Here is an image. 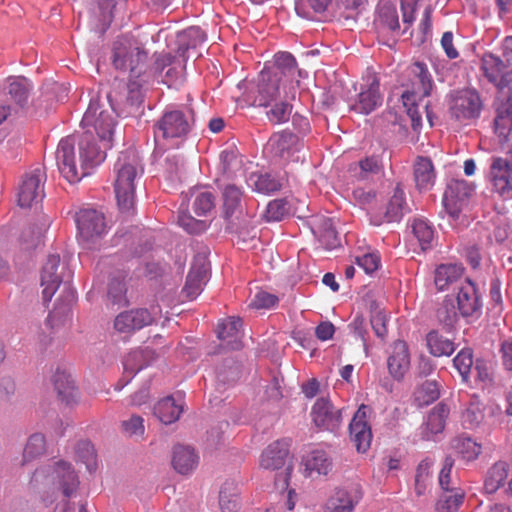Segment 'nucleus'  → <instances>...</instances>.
<instances>
[{"instance_id": "nucleus-1", "label": "nucleus", "mask_w": 512, "mask_h": 512, "mask_svg": "<svg viewBox=\"0 0 512 512\" xmlns=\"http://www.w3.org/2000/svg\"><path fill=\"white\" fill-rule=\"evenodd\" d=\"M104 146H99L92 134L83 133L79 140V167L76 163L74 140L62 139L57 147L56 160L60 173L69 183H77L90 174V170L104 161Z\"/></svg>"}, {"instance_id": "nucleus-2", "label": "nucleus", "mask_w": 512, "mask_h": 512, "mask_svg": "<svg viewBox=\"0 0 512 512\" xmlns=\"http://www.w3.org/2000/svg\"><path fill=\"white\" fill-rule=\"evenodd\" d=\"M147 51L134 37L120 35L113 42L112 64L117 70L129 71L127 100L132 104L141 102L140 78L146 72Z\"/></svg>"}, {"instance_id": "nucleus-3", "label": "nucleus", "mask_w": 512, "mask_h": 512, "mask_svg": "<svg viewBox=\"0 0 512 512\" xmlns=\"http://www.w3.org/2000/svg\"><path fill=\"white\" fill-rule=\"evenodd\" d=\"M147 51L134 37L120 35L113 42L112 64L117 70L129 71L127 100L132 104L141 102L140 78L146 72Z\"/></svg>"}, {"instance_id": "nucleus-4", "label": "nucleus", "mask_w": 512, "mask_h": 512, "mask_svg": "<svg viewBox=\"0 0 512 512\" xmlns=\"http://www.w3.org/2000/svg\"><path fill=\"white\" fill-rule=\"evenodd\" d=\"M147 51L134 37L120 35L113 42L112 64L117 70L129 71L127 100L132 104L141 102L140 78L146 72Z\"/></svg>"}, {"instance_id": "nucleus-5", "label": "nucleus", "mask_w": 512, "mask_h": 512, "mask_svg": "<svg viewBox=\"0 0 512 512\" xmlns=\"http://www.w3.org/2000/svg\"><path fill=\"white\" fill-rule=\"evenodd\" d=\"M406 73L410 81V90L403 92L402 101L413 129L416 130L422 125L423 114L430 126H433V112L427 99L433 88V80L427 65L416 61L407 67Z\"/></svg>"}, {"instance_id": "nucleus-6", "label": "nucleus", "mask_w": 512, "mask_h": 512, "mask_svg": "<svg viewBox=\"0 0 512 512\" xmlns=\"http://www.w3.org/2000/svg\"><path fill=\"white\" fill-rule=\"evenodd\" d=\"M114 190L117 204L122 211H129L134 205L135 181L143 173V166L134 149L120 152L114 165Z\"/></svg>"}, {"instance_id": "nucleus-7", "label": "nucleus", "mask_w": 512, "mask_h": 512, "mask_svg": "<svg viewBox=\"0 0 512 512\" xmlns=\"http://www.w3.org/2000/svg\"><path fill=\"white\" fill-rule=\"evenodd\" d=\"M194 124L193 111L166 109L154 125L156 141L175 146L190 133Z\"/></svg>"}, {"instance_id": "nucleus-8", "label": "nucleus", "mask_w": 512, "mask_h": 512, "mask_svg": "<svg viewBox=\"0 0 512 512\" xmlns=\"http://www.w3.org/2000/svg\"><path fill=\"white\" fill-rule=\"evenodd\" d=\"M71 278L72 272L65 264H61L60 256L58 254L49 255L43 265L40 277L44 301H50L63 282L68 302H73L75 293L70 287Z\"/></svg>"}, {"instance_id": "nucleus-9", "label": "nucleus", "mask_w": 512, "mask_h": 512, "mask_svg": "<svg viewBox=\"0 0 512 512\" xmlns=\"http://www.w3.org/2000/svg\"><path fill=\"white\" fill-rule=\"evenodd\" d=\"M84 133L96 134L104 148H109L116 125L114 112L103 109L99 101H90L81 121Z\"/></svg>"}, {"instance_id": "nucleus-10", "label": "nucleus", "mask_w": 512, "mask_h": 512, "mask_svg": "<svg viewBox=\"0 0 512 512\" xmlns=\"http://www.w3.org/2000/svg\"><path fill=\"white\" fill-rule=\"evenodd\" d=\"M483 108L484 104L482 98L475 89L459 90L450 96V117L464 125L476 122Z\"/></svg>"}, {"instance_id": "nucleus-11", "label": "nucleus", "mask_w": 512, "mask_h": 512, "mask_svg": "<svg viewBox=\"0 0 512 512\" xmlns=\"http://www.w3.org/2000/svg\"><path fill=\"white\" fill-rule=\"evenodd\" d=\"M115 0H94L79 12V26L91 32H106L114 19Z\"/></svg>"}, {"instance_id": "nucleus-12", "label": "nucleus", "mask_w": 512, "mask_h": 512, "mask_svg": "<svg viewBox=\"0 0 512 512\" xmlns=\"http://www.w3.org/2000/svg\"><path fill=\"white\" fill-rule=\"evenodd\" d=\"M159 305H152L150 309L135 308L119 313L114 319V328L121 334H132L152 325L161 317Z\"/></svg>"}, {"instance_id": "nucleus-13", "label": "nucleus", "mask_w": 512, "mask_h": 512, "mask_svg": "<svg viewBox=\"0 0 512 512\" xmlns=\"http://www.w3.org/2000/svg\"><path fill=\"white\" fill-rule=\"evenodd\" d=\"M481 70L487 80L493 83L501 94L507 89V93H512V67H508V62L500 56L492 53H486L481 59Z\"/></svg>"}, {"instance_id": "nucleus-14", "label": "nucleus", "mask_w": 512, "mask_h": 512, "mask_svg": "<svg viewBox=\"0 0 512 512\" xmlns=\"http://www.w3.org/2000/svg\"><path fill=\"white\" fill-rule=\"evenodd\" d=\"M75 222L83 243L101 238L107 230L104 214L93 208L80 209L75 215Z\"/></svg>"}, {"instance_id": "nucleus-15", "label": "nucleus", "mask_w": 512, "mask_h": 512, "mask_svg": "<svg viewBox=\"0 0 512 512\" xmlns=\"http://www.w3.org/2000/svg\"><path fill=\"white\" fill-rule=\"evenodd\" d=\"M311 421L321 431L335 432L342 425V409L333 405L329 398L320 397L310 412Z\"/></svg>"}, {"instance_id": "nucleus-16", "label": "nucleus", "mask_w": 512, "mask_h": 512, "mask_svg": "<svg viewBox=\"0 0 512 512\" xmlns=\"http://www.w3.org/2000/svg\"><path fill=\"white\" fill-rule=\"evenodd\" d=\"M45 174L40 168L26 173L18 190V204L29 208L44 197Z\"/></svg>"}, {"instance_id": "nucleus-17", "label": "nucleus", "mask_w": 512, "mask_h": 512, "mask_svg": "<svg viewBox=\"0 0 512 512\" xmlns=\"http://www.w3.org/2000/svg\"><path fill=\"white\" fill-rule=\"evenodd\" d=\"M362 497L363 492L358 484L337 488L328 498L324 512H353Z\"/></svg>"}, {"instance_id": "nucleus-18", "label": "nucleus", "mask_w": 512, "mask_h": 512, "mask_svg": "<svg viewBox=\"0 0 512 512\" xmlns=\"http://www.w3.org/2000/svg\"><path fill=\"white\" fill-rule=\"evenodd\" d=\"M370 408L362 404L356 411L349 425L351 441L360 453H365L371 445L372 431L367 422Z\"/></svg>"}, {"instance_id": "nucleus-19", "label": "nucleus", "mask_w": 512, "mask_h": 512, "mask_svg": "<svg viewBox=\"0 0 512 512\" xmlns=\"http://www.w3.org/2000/svg\"><path fill=\"white\" fill-rule=\"evenodd\" d=\"M380 82L375 74L367 75V85L362 88L358 98L351 105V110L359 114L368 115L382 104V95L379 92Z\"/></svg>"}, {"instance_id": "nucleus-20", "label": "nucleus", "mask_w": 512, "mask_h": 512, "mask_svg": "<svg viewBox=\"0 0 512 512\" xmlns=\"http://www.w3.org/2000/svg\"><path fill=\"white\" fill-rule=\"evenodd\" d=\"M473 187L465 180H451L444 193V205L448 213L457 218L466 201L472 196Z\"/></svg>"}, {"instance_id": "nucleus-21", "label": "nucleus", "mask_w": 512, "mask_h": 512, "mask_svg": "<svg viewBox=\"0 0 512 512\" xmlns=\"http://www.w3.org/2000/svg\"><path fill=\"white\" fill-rule=\"evenodd\" d=\"M489 177L494 192L503 199L512 198V163L509 166L503 158H494Z\"/></svg>"}, {"instance_id": "nucleus-22", "label": "nucleus", "mask_w": 512, "mask_h": 512, "mask_svg": "<svg viewBox=\"0 0 512 512\" xmlns=\"http://www.w3.org/2000/svg\"><path fill=\"white\" fill-rule=\"evenodd\" d=\"M281 79L278 73L262 71L260 73L254 96V104L268 107L280 97Z\"/></svg>"}, {"instance_id": "nucleus-23", "label": "nucleus", "mask_w": 512, "mask_h": 512, "mask_svg": "<svg viewBox=\"0 0 512 512\" xmlns=\"http://www.w3.org/2000/svg\"><path fill=\"white\" fill-rule=\"evenodd\" d=\"M496 116L494 119L495 133L501 141H507L512 132V97L503 93L495 102Z\"/></svg>"}, {"instance_id": "nucleus-24", "label": "nucleus", "mask_w": 512, "mask_h": 512, "mask_svg": "<svg viewBox=\"0 0 512 512\" xmlns=\"http://www.w3.org/2000/svg\"><path fill=\"white\" fill-rule=\"evenodd\" d=\"M389 374L395 380L403 379L410 367L409 348L405 341L397 340L392 345V352L387 359Z\"/></svg>"}, {"instance_id": "nucleus-25", "label": "nucleus", "mask_w": 512, "mask_h": 512, "mask_svg": "<svg viewBox=\"0 0 512 512\" xmlns=\"http://www.w3.org/2000/svg\"><path fill=\"white\" fill-rule=\"evenodd\" d=\"M217 337L227 349L238 350L242 347V320L229 317L218 323Z\"/></svg>"}, {"instance_id": "nucleus-26", "label": "nucleus", "mask_w": 512, "mask_h": 512, "mask_svg": "<svg viewBox=\"0 0 512 512\" xmlns=\"http://www.w3.org/2000/svg\"><path fill=\"white\" fill-rule=\"evenodd\" d=\"M456 301L458 311L463 317H470L480 309L481 304L477 289L470 279H465L461 283Z\"/></svg>"}, {"instance_id": "nucleus-27", "label": "nucleus", "mask_w": 512, "mask_h": 512, "mask_svg": "<svg viewBox=\"0 0 512 512\" xmlns=\"http://www.w3.org/2000/svg\"><path fill=\"white\" fill-rule=\"evenodd\" d=\"M289 457V444L284 440L271 443L261 454L260 466L267 470H278L285 466Z\"/></svg>"}, {"instance_id": "nucleus-28", "label": "nucleus", "mask_w": 512, "mask_h": 512, "mask_svg": "<svg viewBox=\"0 0 512 512\" xmlns=\"http://www.w3.org/2000/svg\"><path fill=\"white\" fill-rule=\"evenodd\" d=\"M208 268L205 260L200 259L192 265L182 293L188 300H194L203 290L207 281Z\"/></svg>"}, {"instance_id": "nucleus-29", "label": "nucleus", "mask_w": 512, "mask_h": 512, "mask_svg": "<svg viewBox=\"0 0 512 512\" xmlns=\"http://www.w3.org/2000/svg\"><path fill=\"white\" fill-rule=\"evenodd\" d=\"M157 355L149 347L136 349L127 354L123 361L126 383L129 382L140 370L148 366L156 359Z\"/></svg>"}, {"instance_id": "nucleus-30", "label": "nucleus", "mask_w": 512, "mask_h": 512, "mask_svg": "<svg viewBox=\"0 0 512 512\" xmlns=\"http://www.w3.org/2000/svg\"><path fill=\"white\" fill-rule=\"evenodd\" d=\"M304 474L307 477L315 478L327 476L333 468V462L330 456L320 449L311 451L303 458Z\"/></svg>"}, {"instance_id": "nucleus-31", "label": "nucleus", "mask_w": 512, "mask_h": 512, "mask_svg": "<svg viewBox=\"0 0 512 512\" xmlns=\"http://www.w3.org/2000/svg\"><path fill=\"white\" fill-rule=\"evenodd\" d=\"M52 480L62 490L64 496H71L78 488L79 480L72 466L64 461L55 464Z\"/></svg>"}, {"instance_id": "nucleus-32", "label": "nucleus", "mask_w": 512, "mask_h": 512, "mask_svg": "<svg viewBox=\"0 0 512 512\" xmlns=\"http://www.w3.org/2000/svg\"><path fill=\"white\" fill-rule=\"evenodd\" d=\"M413 176L418 190H430L436 179L432 160L428 157L418 156L413 164Z\"/></svg>"}, {"instance_id": "nucleus-33", "label": "nucleus", "mask_w": 512, "mask_h": 512, "mask_svg": "<svg viewBox=\"0 0 512 512\" xmlns=\"http://www.w3.org/2000/svg\"><path fill=\"white\" fill-rule=\"evenodd\" d=\"M199 457L190 446L176 445L173 448V468L182 475L189 474L198 465Z\"/></svg>"}, {"instance_id": "nucleus-34", "label": "nucleus", "mask_w": 512, "mask_h": 512, "mask_svg": "<svg viewBox=\"0 0 512 512\" xmlns=\"http://www.w3.org/2000/svg\"><path fill=\"white\" fill-rule=\"evenodd\" d=\"M298 137L290 132H280L273 134L266 149L275 156L285 158L290 156L297 149Z\"/></svg>"}, {"instance_id": "nucleus-35", "label": "nucleus", "mask_w": 512, "mask_h": 512, "mask_svg": "<svg viewBox=\"0 0 512 512\" xmlns=\"http://www.w3.org/2000/svg\"><path fill=\"white\" fill-rule=\"evenodd\" d=\"M450 409L445 403H438L428 414L427 421L423 429V437L430 439L434 434L441 433L444 430L446 419Z\"/></svg>"}, {"instance_id": "nucleus-36", "label": "nucleus", "mask_w": 512, "mask_h": 512, "mask_svg": "<svg viewBox=\"0 0 512 512\" xmlns=\"http://www.w3.org/2000/svg\"><path fill=\"white\" fill-rule=\"evenodd\" d=\"M54 387L59 399L66 405H74L78 402L79 391L70 376L57 372L54 375Z\"/></svg>"}, {"instance_id": "nucleus-37", "label": "nucleus", "mask_w": 512, "mask_h": 512, "mask_svg": "<svg viewBox=\"0 0 512 512\" xmlns=\"http://www.w3.org/2000/svg\"><path fill=\"white\" fill-rule=\"evenodd\" d=\"M182 412V403H177L171 396L165 397L154 406V415L166 425L177 421Z\"/></svg>"}, {"instance_id": "nucleus-38", "label": "nucleus", "mask_w": 512, "mask_h": 512, "mask_svg": "<svg viewBox=\"0 0 512 512\" xmlns=\"http://www.w3.org/2000/svg\"><path fill=\"white\" fill-rule=\"evenodd\" d=\"M426 345L429 353L435 357L450 356L456 349L454 342L437 330L426 335Z\"/></svg>"}, {"instance_id": "nucleus-39", "label": "nucleus", "mask_w": 512, "mask_h": 512, "mask_svg": "<svg viewBox=\"0 0 512 512\" xmlns=\"http://www.w3.org/2000/svg\"><path fill=\"white\" fill-rule=\"evenodd\" d=\"M406 211H408V206L405 201L404 191L397 185L386 206L384 217L387 222H399Z\"/></svg>"}, {"instance_id": "nucleus-40", "label": "nucleus", "mask_w": 512, "mask_h": 512, "mask_svg": "<svg viewBox=\"0 0 512 512\" xmlns=\"http://www.w3.org/2000/svg\"><path fill=\"white\" fill-rule=\"evenodd\" d=\"M463 268L457 264H442L435 270V285L438 290L443 291L452 283L456 282L462 275Z\"/></svg>"}, {"instance_id": "nucleus-41", "label": "nucleus", "mask_w": 512, "mask_h": 512, "mask_svg": "<svg viewBox=\"0 0 512 512\" xmlns=\"http://www.w3.org/2000/svg\"><path fill=\"white\" fill-rule=\"evenodd\" d=\"M220 187L222 189L224 214L226 217H230L240 206L243 191L241 187L234 183H222Z\"/></svg>"}, {"instance_id": "nucleus-42", "label": "nucleus", "mask_w": 512, "mask_h": 512, "mask_svg": "<svg viewBox=\"0 0 512 512\" xmlns=\"http://www.w3.org/2000/svg\"><path fill=\"white\" fill-rule=\"evenodd\" d=\"M247 183L255 191L263 194L274 193L282 188L281 181L268 173H251Z\"/></svg>"}, {"instance_id": "nucleus-43", "label": "nucleus", "mask_w": 512, "mask_h": 512, "mask_svg": "<svg viewBox=\"0 0 512 512\" xmlns=\"http://www.w3.org/2000/svg\"><path fill=\"white\" fill-rule=\"evenodd\" d=\"M219 506L222 512H238L239 491L233 482H225L219 492Z\"/></svg>"}, {"instance_id": "nucleus-44", "label": "nucleus", "mask_w": 512, "mask_h": 512, "mask_svg": "<svg viewBox=\"0 0 512 512\" xmlns=\"http://www.w3.org/2000/svg\"><path fill=\"white\" fill-rule=\"evenodd\" d=\"M31 85L24 77L8 78L7 94L20 107L28 100Z\"/></svg>"}, {"instance_id": "nucleus-45", "label": "nucleus", "mask_w": 512, "mask_h": 512, "mask_svg": "<svg viewBox=\"0 0 512 512\" xmlns=\"http://www.w3.org/2000/svg\"><path fill=\"white\" fill-rule=\"evenodd\" d=\"M508 477V465L505 462L495 463L488 472L484 482L486 493H495L506 481Z\"/></svg>"}, {"instance_id": "nucleus-46", "label": "nucleus", "mask_w": 512, "mask_h": 512, "mask_svg": "<svg viewBox=\"0 0 512 512\" xmlns=\"http://www.w3.org/2000/svg\"><path fill=\"white\" fill-rule=\"evenodd\" d=\"M172 63V57L166 53L155 54L153 62L146 58V73L140 78L141 87L151 79L159 76L163 70Z\"/></svg>"}, {"instance_id": "nucleus-47", "label": "nucleus", "mask_w": 512, "mask_h": 512, "mask_svg": "<svg viewBox=\"0 0 512 512\" xmlns=\"http://www.w3.org/2000/svg\"><path fill=\"white\" fill-rule=\"evenodd\" d=\"M375 24L379 29L395 30L399 28L396 7L392 4L381 3L378 7Z\"/></svg>"}, {"instance_id": "nucleus-48", "label": "nucleus", "mask_w": 512, "mask_h": 512, "mask_svg": "<svg viewBox=\"0 0 512 512\" xmlns=\"http://www.w3.org/2000/svg\"><path fill=\"white\" fill-rule=\"evenodd\" d=\"M412 231L419 241L422 250H426L431 247L434 240V228L428 220L424 218L414 219Z\"/></svg>"}, {"instance_id": "nucleus-49", "label": "nucleus", "mask_w": 512, "mask_h": 512, "mask_svg": "<svg viewBox=\"0 0 512 512\" xmlns=\"http://www.w3.org/2000/svg\"><path fill=\"white\" fill-rule=\"evenodd\" d=\"M46 451V439L41 433L32 434L24 447L23 461L29 462L40 456Z\"/></svg>"}, {"instance_id": "nucleus-50", "label": "nucleus", "mask_w": 512, "mask_h": 512, "mask_svg": "<svg viewBox=\"0 0 512 512\" xmlns=\"http://www.w3.org/2000/svg\"><path fill=\"white\" fill-rule=\"evenodd\" d=\"M331 0H297L295 10L297 14L306 19H313V14L324 12Z\"/></svg>"}, {"instance_id": "nucleus-51", "label": "nucleus", "mask_w": 512, "mask_h": 512, "mask_svg": "<svg viewBox=\"0 0 512 512\" xmlns=\"http://www.w3.org/2000/svg\"><path fill=\"white\" fill-rule=\"evenodd\" d=\"M275 70L272 73H278L282 77H293L297 69V63L293 55L289 52H278L274 56Z\"/></svg>"}, {"instance_id": "nucleus-52", "label": "nucleus", "mask_w": 512, "mask_h": 512, "mask_svg": "<svg viewBox=\"0 0 512 512\" xmlns=\"http://www.w3.org/2000/svg\"><path fill=\"white\" fill-rule=\"evenodd\" d=\"M415 401L419 406L429 405L440 396V390L436 381H425L414 393Z\"/></svg>"}, {"instance_id": "nucleus-53", "label": "nucleus", "mask_w": 512, "mask_h": 512, "mask_svg": "<svg viewBox=\"0 0 512 512\" xmlns=\"http://www.w3.org/2000/svg\"><path fill=\"white\" fill-rule=\"evenodd\" d=\"M451 494L442 495L436 503L438 512H457L463 504L465 493L462 489H455Z\"/></svg>"}, {"instance_id": "nucleus-54", "label": "nucleus", "mask_w": 512, "mask_h": 512, "mask_svg": "<svg viewBox=\"0 0 512 512\" xmlns=\"http://www.w3.org/2000/svg\"><path fill=\"white\" fill-rule=\"evenodd\" d=\"M50 223L48 219H43V221L36 226H30L22 231L21 241L25 245V248H33L36 247L40 242L45 232L47 231Z\"/></svg>"}, {"instance_id": "nucleus-55", "label": "nucleus", "mask_w": 512, "mask_h": 512, "mask_svg": "<svg viewBox=\"0 0 512 512\" xmlns=\"http://www.w3.org/2000/svg\"><path fill=\"white\" fill-rule=\"evenodd\" d=\"M459 314L452 298H445L436 312L439 322L447 327H453L458 321Z\"/></svg>"}, {"instance_id": "nucleus-56", "label": "nucleus", "mask_w": 512, "mask_h": 512, "mask_svg": "<svg viewBox=\"0 0 512 512\" xmlns=\"http://www.w3.org/2000/svg\"><path fill=\"white\" fill-rule=\"evenodd\" d=\"M353 176L358 180L367 179L370 175L378 174L380 171V162L377 157L371 156L360 160L357 165L351 167Z\"/></svg>"}, {"instance_id": "nucleus-57", "label": "nucleus", "mask_w": 512, "mask_h": 512, "mask_svg": "<svg viewBox=\"0 0 512 512\" xmlns=\"http://www.w3.org/2000/svg\"><path fill=\"white\" fill-rule=\"evenodd\" d=\"M454 367L459 372L462 381L468 382L471 368L474 364L473 352L470 348H464L453 359Z\"/></svg>"}, {"instance_id": "nucleus-58", "label": "nucleus", "mask_w": 512, "mask_h": 512, "mask_svg": "<svg viewBox=\"0 0 512 512\" xmlns=\"http://www.w3.org/2000/svg\"><path fill=\"white\" fill-rule=\"evenodd\" d=\"M484 419L483 406L478 399L472 400L462 414L463 424L467 428L477 427Z\"/></svg>"}, {"instance_id": "nucleus-59", "label": "nucleus", "mask_w": 512, "mask_h": 512, "mask_svg": "<svg viewBox=\"0 0 512 512\" xmlns=\"http://www.w3.org/2000/svg\"><path fill=\"white\" fill-rule=\"evenodd\" d=\"M270 110L267 111V117L273 124H281L287 122L292 112V106L287 101L277 100L270 105Z\"/></svg>"}, {"instance_id": "nucleus-60", "label": "nucleus", "mask_w": 512, "mask_h": 512, "mask_svg": "<svg viewBox=\"0 0 512 512\" xmlns=\"http://www.w3.org/2000/svg\"><path fill=\"white\" fill-rule=\"evenodd\" d=\"M78 459L85 464L86 468L92 472L97 468V457L94 446L89 441H81L76 448Z\"/></svg>"}, {"instance_id": "nucleus-61", "label": "nucleus", "mask_w": 512, "mask_h": 512, "mask_svg": "<svg viewBox=\"0 0 512 512\" xmlns=\"http://www.w3.org/2000/svg\"><path fill=\"white\" fill-rule=\"evenodd\" d=\"M455 448L462 458L467 461L475 460L481 453V445L466 437L457 439Z\"/></svg>"}, {"instance_id": "nucleus-62", "label": "nucleus", "mask_w": 512, "mask_h": 512, "mask_svg": "<svg viewBox=\"0 0 512 512\" xmlns=\"http://www.w3.org/2000/svg\"><path fill=\"white\" fill-rule=\"evenodd\" d=\"M224 174L227 178L242 170V159L235 150H224L220 154Z\"/></svg>"}, {"instance_id": "nucleus-63", "label": "nucleus", "mask_w": 512, "mask_h": 512, "mask_svg": "<svg viewBox=\"0 0 512 512\" xmlns=\"http://www.w3.org/2000/svg\"><path fill=\"white\" fill-rule=\"evenodd\" d=\"M215 206V198L211 192H197L193 201V210L196 215L203 216L208 214Z\"/></svg>"}, {"instance_id": "nucleus-64", "label": "nucleus", "mask_w": 512, "mask_h": 512, "mask_svg": "<svg viewBox=\"0 0 512 512\" xmlns=\"http://www.w3.org/2000/svg\"><path fill=\"white\" fill-rule=\"evenodd\" d=\"M289 213V204L286 199L270 201L266 207L265 218L267 221H279Z\"/></svg>"}]
</instances>
